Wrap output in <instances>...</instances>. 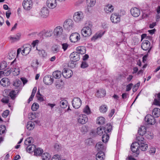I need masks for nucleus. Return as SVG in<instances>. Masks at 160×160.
Masks as SVG:
<instances>
[{
	"mask_svg": "<svg viewBox=\"0 0 160 160\" xmlns=\"http://www.w3.org/2000/svg\"><path fill=\"white\" fill-rule=\"evenodd\" d=\"M93 28V25L91 22L86 23L81 31L82 35L85 37L90 36L92 34Z\"/></svg>",
	"mask_w": 160,
	"mask_h": 160,
	"instance_id": "1",
	"label": "nucleus"
},
{
	"mask_svg": "<svg viewBox=\"0 0 160 160\" xmlns=\"http://www.w3.org/2000/svg\"><path fill=\"white\" fill-rule=\"evenodd\" d=\"M137 142L138 143V146H139V149L142 151H146L148 148V145L146 143L145 140L142 136H137Z\"/></svg>",
	"mask_w": 160,
	"mask_h": 160,
	"instance_id": "2",
	"label": "nucleus"
},
{
	"mask_svg": "<svg viewBox=\"0 0 160 160\" xmlns=\"http://www.w3.org/2000/svg\"><path fill=\"white\" fill-rule=\"evenodd\" d=\"M27 151L29 153L34 152V155L36 156L41 155L42 154L43 150L40 148H36V146L34 144L28 145L27 148Z\"/></svg>",
	"mask_w": 160,
	"mask_h": 160,
	"instance_id": "3",
	"label": "nucleus"
},
{
	"mask_svg": "<svg viewBox=\"0 0 160 160\" xmlns=\"http://www.w3.org/2000/svg\"><path fill=\"white\" fill-rule=\"evenodd\" d=\"M84 16V13L82 12H77L74 13L73 19L74 21L76 22H81L83 21Z\"/></svg>",
	"mask_w": 160,
	"mask_h": 160,
	"instance_id": "4",
	"label": "nucleus"
},
{
	"mask_svg": "<svg viewBox=\"0 0 160 160\" xmlns=\"http://www.w3.org/2000/svg\"><path fill=\"white\" fill-rule=\"evenodd\" d=\"M74 23L71 19H68L66 20L64 22L63 26L64 28L68 31L72 29L74 26Z\"/></svg>",
	"mask_w": 160,
	"mask_h": 160,
	"instance_id": "5",
	"label": "nucleus"
},
{
	"mask_svg": "<svg viewBox=\"0 0 160 160\" xmlns=\"http://www.w3.org/2000/svg\"><path fill=\"white\" fill-rule=\"evenodd\" d=\"M138 143L135 142L132 144L131 147V149L132 151L134 153L133 156L137 157L139 153V146H138Z\"/></svg>",
	"mask_w": 160,
	"mask_h": 160,
	"instance_id": "6",
	"label": "nucleus"
},
{
	"mask_svg": "<svg viewBox=\"0 0 160 160\" xmlns=\"http://www.w3.org/2000/svg\"><path fill=\"white\" fill-rule=\"evenodd\" d=\"M142 48L144 51L148 50V53H149L152 47L150 46V43L148 40H144L141 45Z\"/></svg>",
	"mask_w": 160,
	"mask_h": 160,
	"instance_id": "7",
	"label": "nucleus"
},
{
	"mask_svg": "<svg viewBox=\"0 0 160 160\" xmlns=\"http://www.w3.org/2000/svg\"><path fill=\"white\" fill-rule=\"evenodd\" d=\"M82 101L78 98H75L72 101V104L73 107L75 108H78L81 106Z\"/></svg>",
	"mask_w": 160,
	"mask_h": 160,
	"instance_id": "8",
	"label": "nucleus"
},
{
	"mask_svg": "<svg viewBox=\"0 0 160 160\" xmlns=\"http://www.w3.org/2000/svg\"><path fill=\"white\" fill-rule=\"evenodd\" d=\"M32 5L31 0H24L22 3L23 8L26 10H30L32 8Z\"/></svg>",
	"mask_w": 160,
	"mask_h": 160,
	"instance_id": "9",
	"label": "nucleus"
},
{
	"mask_svg": "<svg viewBox=\"0 0 160 160\" xmlns=\"http://www.w3.org/2000/svg\"><path fill=\"white\" fill-rule=\"evenodd\" d=\"M71 60L72 61L71 63L73 64L74 62L78 61L80 58V54L77 52H73L70 56Z\"/></svg>",
	"mask_w": 160,
	"mask_h": 160,
	"instance_id": "10",
	"label": "nucleus"
},
{
	"mask_svg": "<svg viewBox=\"0 0 160 160\" xmlns=\"http://www.w3.org/2000/svg\"><path fill=\"white\" fill-rule=\"evenodd\" d=\"M31 46L29 44H26L23 45L22 48V54L23 56H26L29 53L31 49Z\"/></svg>",
	"mask_w": 160,
	"mask_h": 160,
	"instance_id": "11",
	"label": "nucleus"
},
{
	"mask_svg": "<svg viewBox=\"0 0 160 160\" xmlns=\"http://www.w3.org/2000/svg\"><path fill=\"white\" fill-rule=\"evenodd\" d=\"M145 120L148 124L153 125L156 122V120L154 117L150 115H147L145 118Z\"/></svg>",
	"mask_w": 160,
	"mask_h": 160,
	"instance_id": "12",
	"label": "nucleus"
},
{
	"mask_svg": "<svg viewBox=\"0 0 160 160\" xmlns=\"http://www.w3.org/2000/svg\"><path fill=\"white\" fill-rule=\"evenodd\" d=\"M62 74L64 77L68 78H70L72 76L73 72L71 70L64 68L62 70Z\"/></svg>",
	"mask_w": 160,
	"mask_h": 160,
	"instance_id": "13",
	"label": "nucleus"
},
{
	"mask_svg": "<svg viewBox=\"0 0 160 160\" xmlns=\"http://www.w3.org/2000/svg\"><path fill=\"white\" fill-rule=\"evenodd\" d=\"M53 77L50 75H47L45 76L43 79L44 83L47 85H51L53 81Z\"/></svg>",
	"mask_w": 160,
	"mask_h": 160,
	"instance_id": "14",
	"label": "nucleus"
},
{
	"mask_svg": "<svg viewBox=\"0 0 160 160\" xmlns=\"http://www.w3.org/2000/svg\"><path fill=\"white\" fill-rule=\"evenodd\" d=\"M80 35L78 33H73L70 36V40L72 42H77L80 39Z\"/></svg>",
	"mask_w": 160,
	"mask_h": 160,
	"instance_id": "15",
	"label": "nucleus"
},
{
	"mask_svg": "<svg viewBox=\"0 0 160 160\" xmlns=\"http://www.w3.org/2000/svg\"><path fill=\"white\" fill-rule=\"evenodd\" d=\"M88 118L87 116L85 114H80L78 116V120L79 123L84 124L88 121Z\"/></svg>",
	"mask_w": 160,
	"mask_h": 160,
	"instance_id": "16",
	"label": "nucleus"
},
{
	"mask_svg": "<svg viewBox=\"0 0 160 160\" xmlns=\"http://www.w3.org/2000/svg\"><path fill=\"white\" fill-rule=\"evenodd\" d=\"M46 4L47 7L50 9H53L57 6L56 0H47Z\"/></svg>",
	"mask_w": 160,
	"mask_h": 160,
	"instance_id": "17",
	"label": "nucleus"
},
{
	"mask_svg": "<svg viewBox=\"0 0 160 160\" xmlns=\"http://www.w3.org/2000/svg\"><path fill=\"white\" fill-rule=\"evenodd\" d=\"M49 14V11L47 8L43 7L41 9L40 15L43 18L47 17Z\"/></svg>",
	"mask_w": 160,
	"mask_h": 160,
	"instance_id": "18",
	"label": "nucleus"
},
{
	"mask_svg": "<svg viewBox=\"0 0 160 160\" xmlns=\"http://www.w3.org/2000/svg\"><path fill=\"white\" fill-rule=\"evenodd\" d=\"M110 19L112 22L114 23H118L120 20V17L116 13L112 14L111 15Z\"/></svg>",
	"mask_w": 160,
	"mask_h": 160,
	"instance_id": "19",
	"label": "nucleus"
},
{
	"mask_svg": "<svg viewBox=\"0 0 160 160\" xmlns=\"http://www.w3.org/2000/svg\"><path fill=\"white\" fill-rule=\"evenodd\" d=\"M10 66L12 69V70H13V69H14L13 71V72H15L16 73V75H18L19 74L20 70L18 67H16L15 59L11 62Z\"/></svg>",
	"mask_w": 160,
	"mask_h": 160,
	"instance_id": "20",
	"label": "nucleus"
},
{
	"mask_svg": "<svg viewBox=\"0 0 160 160\" xmlns=\"http://www.w3.org/2000/svg\"><path fill=\"white\" fill-rule=\"evenodd\" d=\"M63 32V29L62 27L60 26L57 27L54 30V35L57 37H59L62 35Z\"/></svg>",
	"mask_w": 160,
	"mask_h": 160,
	"instance_id": "21",
	"label": "nucleus"
},
{
	"mask_svg": "<svg viewBox=\"0 0 160 160\" xmlns=\"http://www.w3.org/2000/svg\"><path fill=\"white\" fill-rule=\"evenodd\" d=\"M130 12L131 14L135 17H138L140 13L139 9L136 7L132 8L131 9Z\"/></svg>",
	"mask_w": 160,
	"mask_h": 160,
	"instance_id": "22",
	"label": "nucleus"
},
{
	"mask_svg": "<svg viewBox=\"0 0 160 160\" xmlns=\"http://www.w3.org/2000/svg\"><path fill=\"white\" fill-rule=\"evenodd\" d=\"M0 84L1 86L3 87L8 86L10 84L9 79L6 78H2L0 81Z\"/></svg>",
	"mask_w": 160,
	"mask_h": 160,
	"instance_id": "23",
	"label": "nucleus"
},
{
	"mask_svg": "<svg viewBox=\"0 0 160 160\" xmlns=\"http://www.w3.org/2000/svg\"><path fill=\"white\" fill-rule=\"evenodd\" d=\"M21 36V33H17L15 35L10 36L9 37V38L12 42H14L19 40Z\"/></svg>",
	"mask_w": 160,
	"mask_h": 160,
	"instance_id": "24",
	"label": "nucleus"
},
{
	"mask_svg": "<svg viewBox=\"0 0 160 160\" xmlns=\"http://www.w3.org/2000/svg\"><path fill=\"white\" fill-rule=\"evenodd\" d=\"M51 35V33L50 31H46L44 34L40 33L39 34V36L40 37V38L41 40H42L44 38V37H50Z\"/></svg>",
	"mask_w": 160,
	"mask_h": 160,
	"instance_id": "25",
	"label": "nucleus"
},
{
	"mask_svg": "<svg viewBox=\"0 0 160 160\" xmlns=\"http://www.w3.org/2000/svg\"><path fill=\"white\" fill-rule=\"evenodd\" d=\"M104 32H98L96 33L91 38V40L94 42L98 38H101L104 34Z\"/></svg>",
	"mask_w": 160,
	"mask_h": 160,
	"instance_id": "26",
	"label": "nucleus"
},
{
	"mask_svg": "<svg viewBox=\"0 0 160 160\" xmlns=\"http://www.w3.org/2000/svg\"><path fill=\"white\" fill-rule=\"evenodd\" d=\"M105 157L104 153L102 151H99L96 155L97 160H103Z\"/></svg>",
	"mask_w": 160,
	"mask_h": 160,
	"instance_id": "27",
	"label": "nucleus"
},
{
	"mask_svg": "<svg viewBox=\"0 0 160 160\" xmlns=\"http://www.w3.org/2000/svg\"><path fill=\"white\" fill-rule=\"evenodd\" d=\"M102 128L104 133H108L111 131L112 126L110 123H108L105 127H102Z\"/></svg>",
	"mask_w": 160,
	"mask_h": 160,
	"instance_id": "28",
	"label": "nucleus"
},
{
	"mask_svg": "<svg viewBox=\"0 0 160 160\" xmlns=\"http://www.w3.org/2000/svg\"><path fill=\"white\" fill-rule=\"evenodd\" d=\"M146 132V127L144 126H142L138 130V133L139 135V136H142L144 135Z\"/></svg>",
	"mask_w": 160,
	"mask_h": 160,
	"instance_id": "29",
	"label": "nucleus"
},
{
	"mask_svg": "<svg viewBox=\"0 0 160 160\" xmlns=\"http://www.w3.org/2000/svg\"><path fill=\"white\" fill-rule=\"evenodd\" d=\"M114 8L113 6L111 4H108L105 6L104 10L106 13H111L113 11Z\"/></svg>",
	"mask_w": 160,
	"mask_h": 160,
	"instance_id": "30",
	"label": "nucleus"
},
{
	"mask_svg": "<svg viewBox=\"0 0 160 160\" xmlns=\"http://www.w3.org/2000/svg\"><path fill=\"white\" fill-rule=\"evenodd\" d=\"M96 147L97 148L98 151H103L106 149L105 146L101 142H98L96 145Z\"/></svg>",
	"mask_w": 160,
	"mask_h": 160,
	"instance_id": "31",
	"label": "nucleus"
},
{
	"mask_svg": "<svg viewBox=\"0 0 160 160\" xmlns=\"http://www.w3.org/2000/svg\"><path fill=\"white\" fill-rule=\"evenodd\" d=\"M18 92V90L16 91L13 90L11 91L9 93V96L11 98L12 100H14L17 96Z\"/></svg>",
	"mask_w": 160,
	"mask_h": 160,
	"instance_id": "32",
	"label": "nucleus"
},
{
	"mask_svg": "<svg viewBox=\"0 0 160 160\" xmlns=\"http://www.w3.org/2000/svg\"><path fill=\"white\" fill-rule=\"evenodd\" d=\"M106 95V92L103 89H100L97 91L96 95L98 97H103Z\"/></svg>",
	"mask_w": 160,
	"mask_h": 160,
	"instance_id": "33",
	"label": "nucleus"
},
{
	"mask_svg": "<svg viewBox=\"0 0 160 160\" xmlns=\"http://www.w3.org/2000/svg\"><path fill=\"white\" fill-rule=\"evenodd\" d=\"M76 50L77 52L80 54H83L86 52V49L83 46H79L77 48Z\"/></svg>",
	"mask_w": 160,
	"mask_h": 160,
	"instance_id": "34",
	"label": "nucleus"
},
{
	"mask_svg": "<svg viewBox=\"0 0 160 160\" xmlns=\"http://www.w3.org/2000/svg\"><path fill=\"white\" fill-rule=\"evenodd\" d=\"M152 114L155 118L158 117L160 116V109L155 108L152 111Z\"/></svg>",
	"mask_w": 160,
	"mask_h": 160,
	"instance_id": "35",
	"label": "nucleus"
},
{
	"mask_svg": "<svg viewBox=\"0 0 160 160\" xmlns=\"http://www.w3.org/2000/svg\"><path fill=\"white\" fill-rule=\"evenodd\" d=\"M62 74V73L60 71L57 70L53 72L52 75L56 79H58L61 77Z\"/></svg>",
	"mask_w": 160,
	"mask_h": 160,
	"instance_id": "36",
	"label": "nucleus"
},
{
	"mask_svg": "<svg viewBox=\"0 0 160 160\" xmlns=\"http://www.w3.org/2000/svg\"><path fill=\"white\" fill-rule=\"evenodd\" d=\"M60 106L62 108H66L68 105V102L66 100L63 99L59 102Z\"/></svg>",
	"mask_w": 160,
	"mask_h": 160,
	"instance_id": "37",
	"label": "nucleus"
},
{
	"mask_svg": "<svg viewBox=\"0 0 160 160\" xmlns=\"http://www.w3.org/2000/svg\"><path fill=\"white\" fill-rule=\"evenodd\" d=\"M109 138V136L108 134L104 133L102 137V141L104 143H106L108 142Z\"/></svg>",
	"mask_w": 160,
	"mask_h": 160,
	"instance_id": "38",
	"label": "nucleus"
},
{
	"mask_svg": "<svg viewBox=\"0 0 160 160\" xmlns=\"http://www.w3.org/2000/svg\"><path fill=\"white\" fill-rule=\"evenodd\" d=\"M34 127V124L32 121L28 122L27 124V128L29 130H32Z\"/></svg>",
	"mask_w": 160,
	"mask_h": 160,
	"instance_id": "39",
	"label": "nucleus"
},
{
	"mask_svg": "<svg viewBox=\"0 0 160 160\" xmlns=\"http://www.w3.org/2000/svg\"><path fill=\"white\" fill-rule=\"evenodd\" d=\"M42 160H49L51 158V156L47 152L44 153L42 154Z\"/></svg>",
	"mask_w": 160,
	"mask_h": 160,
	"instance_id": "40",
	"label": "nucleus"
},
{
	"mask_svg": "<svg viewBox=\"0 0 160 160\" xmlns=\"http://www.w3.org/2000/svg\"><path fill=\"white\" fill-rule=\"evenodd\" d=\"M86 3L88 6L93 7L96 3V0H86Z\"/></svg>",
	"mask_w": 160,
	"mask_h": 160,
	"instance_id": "41",
	"label": "nucleus"
},
{
	"mask_svg": "<svg viewBox=\"0 0 160 160\" xmlns=\"http://www.w3.org/2000/svg\"><path fill=\"white\" fill-rule=\"evenodd\" d=\"M33 141V139L32 137L28 138L24 141V144L27 146L30 145L31 144Z\"/></svg>",
	"mask_w": 160,
	"mask_h": 160,
	"instance_id": "42",
	"label": "nucleus"
},
{
	"mask_svg": "<svg viewBox=\"0 0 160 160\" xmlns=\"http://www.w3.org/2000/svg\"><path fill=\"white\" fill-rule=\"evenodd\" d=\"M105 119L103 117L98 118L97 120V122L99 124H103L104 123Z\"/></svg>",
	"mask_w": 160,
	"mask_h": 160,
	"instance_id": "43",
	"label": "nucleus"
},
{
	"mask_svg": "<svg viewBox=\"0 0 160 160\" xmlns=\"http://www.w3.org/2000/svg\"><path fill=\"white\" fill-rule=\"evenodd\" d=\"M38 53L42 57L45 58L47 56V52L44 50H38Z\"/></svg>",
	"mask_w": 160,
	"mask_h": 160,
	"instance_id": "44",
	"label": "nucleus"
},
{
	"mask_svg": "<svg viewBox=\"0 0 160 160\" xmlns=\"http://www.w3.org/2000/svg\"><path fill=\"white\" fill-rule=\"evenodd\" d=\"M59 51V48L58 46L55 45L53 46L52 48V51L53 53H56Z\"/></svg>",
	"mask_w": 160,
	"mask_h": 160,
	"instance_id": "45",
	"label": "nucleus"
},
{
	"mask_svg": "<svg viewBox=\"0 0 160 160\" xmlns=\"http://www.w3.org/2000/svg\"><path fill=\"white\" fill-rule=\"evenodd\" d=\"M39 108V105L36 103H34L31 106V109L33 111H36Z\"/></svg>",
	"mask_w": 160,
	"mask_h": 160,
	"instance_id": "46",
	"label": "nucleus"
},
{
	"mask_svg": "<svg viewBox=\"0 0 160 160\" xmlns=\"http://www.w3.org/2000/svg\"><path fill=\"white\" fill-rule=\"evenodd\" d=\"M97 133L98 134L101 135L104 134V132L103 130V128L102 127H98L97 128Z\"/></svg>",
	"mask_w": 160,
	"mask_h": 160,
	"instance_id": "47",
	"label": "nucleus"
},
{
	"mask_svg": "<svg viewBox=\"0 0 160 160\" xmlns=\"http://www.w3.org/2000/svg\"><path fill=\"white\" fill-rule=\"evenodd\" d=\"M107 109L108 108L105 105L102 106L100 107V110L102 112H105L107 111Z\"/></svg>",
	"mask_w": 160,
	"mask_h": 160,
	"instance_id": "48",
	"label": "nucleus"
},
{
	"mask_svg": "<svg viewBox=\"0 0 160 160\" xmlns=\"http://www.w3.org/2000/svg\"><path fill=\"white\" fill-rule=\"evenodd\" d=\"M7 63L6 62L4 61L1 63L0 65V70H3L7 67Z\"/></svg>",
	"mask_w": 160,
	"mask_h": 160,
	"instance_id": "49",
	"label": "nucleus"
},
{
	"mask_svg": "<svg viewBox=\"0 0 160 160\" xmlns=\"http://www.w3.org/2000/svg\"><path fill=\"white\" fill-rule=\"evenodd\" d=\"M21 84V81L18 79H16L15 80L13 83V85L15 87H19Z\"/></svg>",
	"mask_w": 160,
	"mask_h": 160,
	"instance_id": "50",
	"label": "nucleus"
},
{
	"mask_svg": "<svg viewBox=\"0 0 160 160\" xmlns=\"http://www.w3.org/2000/svg\"><path fill=\"white\" fill-rule=\"evenodd\" d=\"M83 112L85 113L89 114L90 113L91 111L88 106H86L83 109Z\"/></svg>",
	"mask_w": 160,
	"mask_h": 160,
	"instance_id": "51",
	"label": "nucleus"
},
{
	"mask_svg": "<svg viewBox=\"0 0 160 160\" xmlns=\"http://www.w3.org/2000/svg\"><path fill=\"white\" fill-rule=\"evenodd\" d=\"M4 72V76H7L9 75L11 72V69L5 70L3 71Z\"/></svg>",
	"mask_w": 160,
	"mask_h": 160,
	"instance_id": "52",
	"label": "nucleus"
},
{
	"mask_svg": "<svg viewBox=\"0 0 160 160\" xmlns=\"http://www.w3.org/2000/svg\"><path fill=\"white\" fill-rule=\"evenodd\" d=\"M6 128L5 127L4 125H2L0 127V134H3L5 132V130Z\"/></svg>",
	"mask_w": 160,
	"mask_h": 160,
	"instance_id": "53",
	"label": "nucleus"
},
{
	"mask_svg": "<svg viewBox=\"0 0 160 160\" xmlns=\"http://www.w3.org/2000/svg\"><path fill=\"white\" fill-rule=\"evenodd\" d=\"M88 67V64L86 61H83L81 65V67L82 68H86Z\"/></svg>",
	"mask_w": 160,
	"mask_h": 160,
	"instance_id": "54",
	"label": "nucleus"
},
{
	"mask_svg": "<svg viewBox=\"0 0 160 160\" xmlns=\"http://www.w3.org/2000/svg\"><path fill=\"white\" fill-rule=\"evenodd\" d=\"M62 48L63 50L64 51H65L68 47L69 45L67 43H63L62 44Z\"/></svg>",
	"mask_w": 160,
	"mask_h": 160,
	"instance_id": "55",
	"label": "nucleus"
},
{
	"mask_svg": "<svg viewBox=\"0 0 160 160\" xmlns=\"http://www.w3.org/2000/svg\"><path fill=\"white\" fill-rule=\"evenodd\" d=\"M36 118L35 113H31L29 115V118L30 120H32Z\"/></svg>",
	"mask_w": 160,
	"mask_h": 160,
	"instance_id": "56",
	"label": "nucleus"
},
{
	"mask_svg": "<svg viewBox=\"0 0 160 160\" xmlns=\"http://www.w3.org/2000/svg\"><path fill=\"white\" fill-rule=\"evenodd\" d=\"M9 112V111L8 110H6L2 114V116L4 118H6L8 115Z\"/></svg>",
	"mask_w": 160,
	"mask_h": 160,
	"instance_id": "57",
	"label": "nucleus"
},
{
	"mask_svg": "<svg viewBox=\"0 0 160 160\" xmlns=\"http://www.w3.org/2000/svg\"><path fill=\"white\" fill-rule=\"evenodd\" d=\"M9 99L8 97H5L1 100V101L3 103H8V102Z\"/></svg>",
	"mask_w": 160,
	"mask_h": 160,
	"instance_id": "58",
	"label": "nucleus"
},
{
	"mask_svg": "<svg viewBox=\"0 0 160 160\" xmlns=\"http://www.w3.org/2000/svg\"><path fill=\"white\" fill-rule=\"evenodd\" d=\"M154 103L155 105L160 106V100H158V99H154Z\"/></svg>",
	"mask_w": 160,
	"mask_h": 160,
	"instance_id": "59",
	"label": "nucleus"
},
{
	"mask_svg": "<svg viewBox=\"0 0 160 160\" xmlns=\"http://www.w3.org/2000/svg\"><path fill=\"white\" fill-rule=\"evenodd\" d=\"M60 156L58 155H54L52 158V160H60Z\"/></svg>",
	"mask_w": 160,
	"mask_h": 160,
	"instance_id": "60",
	"label": "nucleus"
},
{
	"mask_svg": "<svg viewBox=\"0 0 160 160\" xmlns=\"http://www.w3.org/2000/svg\"><path fill=\"white\" fill-rule=\"evenodd\" d=\"M133 85L132 83H130L127 86L126 91L127 92L129 91L131 89Z\"/></svg>",
	"mask_w": 160,
	"mask_h": 160,
	"instance_id": "61",
	"label": "nucleus"
},
{
	"mask_svg": "<svg viewBox=\"0 0 160 160\" xmlns=\"http://www.w3.org/2000/svg\"><path fill=\"white\" fill-rule=\"evenodd\" d=\"M144 135H145V137L148 138L150 139L152 138V134L150 132H146Z\"/></svg>",
	"mask_w": 160,
	"mask_h": 160,
	"instance_id": "62",
	"label": "nucleus"
},
{
	"mask_svg": "<svg viewBox=\"0 0 160 160\" xmlns=\"http://www.w3.org/2000/svg\"><path fill=\"white\" fill-rule=\"evenodd\" d=\"M37 88L36 87H34L33 88L32 92L31 95L30 96L32 97L33 98L34 97L35 95V94L36 92L37 91Z\"/></svg>",
	"mask_w": 160,
	"mask_h": 160,
	"instance_id": "63",
	"label": "nucleus"
},
{
	"mask_svg": "<svg viewBox=\"0 0 160 160\" xmlns=\"http://www.w3.org/2000/svg\"><path fill=\"white\" fill-rule=\"evenodd\" d=\"M156 152V149L154 148H152L149 151V153L151 154H153Z\"/></svg>",
	"mask_w": 160,
	"mask_h": 160,
	"instance_id": "64",
	"label": "nucleus"
}]
</instances>
